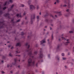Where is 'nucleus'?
Returning <instances> with one entry per match:
<instances>
[{
    "label": "nucleus",
    "instance_id": "nucleus-1",
    "mask_svg": "<svg viewBox=\"0 0 74 74\" xmlns=\"http://www.w3.org/2000/svg\"><path fill=\"white\" fill-rule=\"evenodd\" d=\"M30 45H29L27 46V50L26 51L28 52V55L30 57H32L33 58H34V56H32L33 54L32 53V49H29V48Z\"/></svg>",
    "mask_w": 74,
    "mask_h": 74
},
{
    "label": "nucleus",
    "instance_id": "nucleus-2",
    "mask_svg": "<svg viewBox=\"0 0 74 74\" xmlns=\"http://www.w3.org/2000/svg\"><path fill=\"white\" fill-rule=\"evenodd\" d=\"M32 59L30 58L28 59V64L27 65L28 66H31L32 67H33L35 66L34 64L35 63V61H34L33 62H32Z\"/></svg>",
    "mask_w": 74,
    "mask_h": 74
},
{
    "label": "nucleus",
    "instance_id": "nucleus-3",
    "mask_svg": "<svg viewBox=\"0 0 74 74\" xmlns=\"http://www.w3.org/2000/svg\"><path fill=\"white\" fill-rule=\"evenodd\" d=\"M43 56V55L42 53V49H41L40 51V54H39V57L40 58H42Z\"/></svg>",
    "mask_w": 74,
    "mask_h": 74
},
{
    "label": "nucleus",
    "instance_id": "nucleus-4",
    "mask_svg": "<svg viewBox=\"0 0 74 74\" xmlns=\"http://www.w3.org/2000/svg\"><path fill=\"white\" fill-rule=\"evenodd\" d=\"M9 2L12 3L13 2L12 1V0H10L9 1H6V2H5V3L3 5L4 6H5L7 5H8V4L9 3Z\"/></svg>",
    "mask_w": 74,
    "mask_h": 74
},
{
    "label": "nucleus",
    "instance_id": "nucleus-5",
    "mask_svg": "<svg viewBox=\"0 0 74 74\" xmlns=\"http://www.w3.org/2000/svg\"><path fill=\"white\" fill-rule=\"evenodd\" d=\"M64 1V3L65 4L67 3L68 5V7L69 8L70 6V2L69 0H68V1L67 2L66 0H63Z\"/></svg>",
    "mask_w": 74,
    "mask_h": 74
},
{
    "label": "nucleus",
    "instance_id": "nucleus-6",
    "mask_svg": "<svg viewBox=\"0 0 74 74\" xmlns=\"http://www.w3.org/2000/svg\"><path fill=\"white\" fill-rule=\"evenodd\" d=\"M66 12H68V14H66L65 15V17H67L69 16V15H70L71 14V13L70 12V10H69V9H68L66 10Z\"/></svg>",
    "mask_w": 74,
    "mask_h": 74
},
{
    "label": "nucleus",
    "instance_id": "nucleus-7",
    "mask_svg": "<svg viewBox=\"0 0 74 74\" xmlns=\"http://www.w3.org/2000/svg\"><path fill=\"white\" fill-rule=\"evenodd\" d=\"M35 18V15H33L31 16V24H32L33 23V19H34Z\"/></svg>",
    "mask_w": 74,
    "mask_h": 74
},
{
    "label": "nucleus",
    "instance_id": "nucleus-8",
    "mask_svg": "<svg viewBox=\"0 0 74 74\" xmlns=\"http://www.w3.org/2000/svg\"><path fill=\"white\" fill-rule=\"evenodd\" d=\"M30 7V10H33L35 9V7L33 6L32 5H30L29 6Z\"/></svg>",
    "mask_w": 74,
    "mask_h": 74
},
{
    "label": "nucleus",
    "instance_id": "nucleus-9",
    "mask_svg": "<svg viewBox=\"0 0 74 74\" xmlns=\"http://www.w3.org/2000/svg\"><path fill=\"white\" fill-rule=\"evenodd\" d=\"M14 6V5L13 4L12 5L10 8L8 9V10L9 11H11L12 9V8Z\"/></svg>",
    "mask_w": 74,
    "mask_h": 74
},
{
    "label": "nucleus",
    "instance_id": "nucleus-10",
    "mask_svg": "<svg viewBox=\"0 0 74 74\" xmlns=\"http://www.w3.org/2000/svg\"><path fill=\"white\" fill-rule=\"evenodd\" d=\"M66 41H67V42L65 43L64 44L66 45H68V44L70 42H69V39H67L66 40Z\"/></svg>",
    "mask_w": 74,
    "mask_h": 74
},
{
    "label": "nucleus",
    "instance_id": "nucleus-11",
    "mask_svg": "<svg viewBox=\"0 0 74 74\" xmlns=\"http://www.w3.org/2000/svg\"><path fill=\"white\" fill-rule=\"evenodd\" d=\"M55 13H58L59 16H60L62 15V14L60 13H61V12H55Z\"/></svg>",
    "mask_w": 74,
    "mask_h": 74
},
{
    "label": "nucleus",
    "instance_id": "nucleus-12",
    "mask_svg": "<svg viewBox=\"0 0 74 74\" xmlns=\"http://www.w3.org/2000/svg\"><path fill=\"white\" fill-rule=\"evenodd\" d=\"M45 39H44L40 42L41 43V44H42L43 43L45 42H46L45 41Z\"/></svg>",
    "mask_w": 74,
    "mask_h": 74
},
{
    "label": "nucleus",
    "instance_id": "nucleus-13",
    "mask_svg": "<svg viewBox=\"0 0 74 74\" xmlns=\"http://www.w3.org/2000/svg\"><path fill=\"white\" fill-rule=\"evenodd\" d=\"M21 46V45L20 43H17V44L16 45V47H17V46L20 47Z\"/></svg>",
    "mask_w": 74,
    "mask_h": 74
},
{
    "label": "nucleus",
    "instance_id": "nucleus-14",
    "mask_svg": "<svg viewBox=\"0 0 74 74\" xmlns=\"http://www.w3.org/2000/svg\"><path fill=\"white\" fill-rule=\"evenodd\" d=\"M60 47V45H58L57 46V47L56 48L57 50H59Z\"/></svg>",
    "mask_w": 74,
    "mask_h": 74
},
{
    "label": "nucleus",
    "instance_id": "nucleus-15",
    "mask_svg": "<svg viewBox=\"0 0 74 74\" xmlns=\"http://www.w3.org/2000/svg\"><path fill=\"white\" fill-rule=\"evenodd\" d=\"M9 15H10V14L8 13L7 14L6 13V14L5 15V16L9 17Z\"/></svg>",
    "mask_w": 74,
    "mask_h": 74
},
{
    "label": "nucleus",
    "instance_id": "nucleus-16",
    "mask_svg": "<svg viewBox=\"0 0 74 74\" xmlns=\"http://www.w3.org/2000/svg\"><path fill=\"white\" fill-rule=\"evenodd\" d=\"M31 1L29 0L28 2V5H29L30 4H31Z\"/></svg>",
    "mask_w": 74,
    "mask_h": 74
},
{
    "label": "nucleus",
    "instance_id": "nucleus-17",
    "mask_svg": "<svg viewBox=\"0 0 74 74\" xmlns=\"http://www.w3.org/2000/svg\"><path fill=\"white\" fill-rule=\"evenodd\" d=\"M12 64H10V65H9V64H8V65H7V67H12Z\"/></svg>",
    "mask_w": 74,
    "mask_h": 74
},
{
    "label": "nucleus",
    "instance_id": "nucleus-18",
    "mask_svg": "<svg viewBox=\"0 0 74 74\" xmlns=\"http://www.w3.org/2000/svg\"><path fill=\"white\" fill-rule=\"evenodd\" d=\"M3 13V12L2 11H0V16Z\"/></svg>",
    "mask_w": 74,
    "mask_h": 74
},
{
    "label": "nucleus",
    "instance_id": "nucleus-19",
    "mask_svg": "<svg viewBox=\"0 0 74 74\" xmlns=\"http://www.w3.org/2000/svg\"><path fill=\"white\" fill-rule=\"evenodd\" d=\"M14 19L12 20L11 21V22L12 23H15V22H14Z\"/></svg>",
    "mask_w": 74,
    "mask_h": 74
},
{
    "label": "nucleus",
    "instance_id": "nucleus-20",
    "mask_svg": "<svg viewBox=\"0 0 74 74\" xmlns=\"http://www.w3.org/2000/svg\"><path fill=\"white\" fill-rule=\"evenodd\" d=\"M28 74H34V72L33 71H32L30 73H28Z\"/></svg>",
    "mask_w": 74,
    "mask_h": 74
},
{
    "label": "nucleus",
    "instance_id": "nucleus-21",
    "mask_svg": "<svg viewBox=\"0 0 74 74\" xmlns=\"http://www.w3.org/2000/svg\"><path fill=\"white\" fill-rule=\"evenodd\" d=\"M48 15H49L48 13H47L46 14L45 16H44V17H46V16H47Z\"/></svg>",
    "mask_w": 74,
    "mask_h": 74
},
{
    "label": "nucleus",
    "instance_id": "nucleus-22",
    "mask_svg": "<svg viewBox=\"0 0 74 74\" xmlns=\"http://www.w3.org/2000/svg\"><path fill=\"white\" fill-rule=\"evenodd\" d=\"M37 51H35L34 52V54L35 55H36V54H37Z\"/></svg>",
    "mask_w": 74,
    "mask_h": 74
},
{
    "label": "nucleus",
    "instance_id": "nucleus-23",
    "mask_svg": "<svg viewBox=\"0 0 74 74\" xmlns=\"http://www.w3.org/2000/svg\"><path fill=\"white\" fill-rule=\"evenodd\" d=\"M39 16H37V21H39V20H39Z\"/></svg>",
    "mask_w": 74,
    "mask_h": 74
},
{
    "label": "nucleus",
    "instance_id": "nucleus-24",
    "mask_svg": "<svg viewBox=\"0 0 74 74\" xmlns=\"http://www.w3.org/2000/svg\"><path fill=\"white\" fill-rule=\"evenodd\" d=\"M53 39V34H52L51 40H52Z\"/></svg>",
    "mask_w": 74,
    "mask_h": 74
},
{
    "label": "nucleus",
    "instance_id": "nucleus-25",
    "mask_svg": "<svg viewBox=\"0 0 74 74\" xmlns=\"http://www.w3.org/2000/svg\"><path fill=\"white\" fill-rule=\"evenodd\" d=\"M14 61H15V63H16V62L17 60V59L16 58L14 59Z\"/></svg>",
    "mask_w": 74,
    "mask_h": 74
},
{
    "label": "nucleus",
    "instance_id": "nucleus-26",
    "mask_svg": "<svg viewBox=\"0 0 74 74\" xmlns=\"http://www.w3.org/2000/svg\"><path fill=\"white\" fill-rule=\"evenodd\" d=\"M45 21L46 22H47L48 23V22H49V20H48L47 19H45Z\"/></svg>",
    "mask_w": 74,
    "mask_h": 74
},
{
    "label": "nucleus",
    "instance_id": "nucleus-27",
    "mask_svg": "<svg viewBox=\"0 0 74 74\" xmlns=\"http://www.w3.org/2000/svg\"><path fill=\"white\" fill-rule=\"evenodd\" d=\"M62 39L63 40H66V39H65L64 37H62Z\"/></svg>",
    "mask_w": 74,
    "mask_h": 74
},
{
    "label": "nucleus",
    "instance_id": "nucleus-28",
    "mask_svg": "<svg viewBox=\"0 0 74 74\" xmlns=\"http://www.w3.org/2000/svg\"><path fill=\"white\" fill-rule=\"evenodd\" d=\"M56 2L57 3H59L60 2V1H59L58 0H57Z\"/></svg>",
    "mask_w": 74,
    "mask_h": 74
},
{
    "label": "nucleus",
    "instance_id": "nucleus-29",
    "mask_svg": "<svg viewBox=\"0 0 74 74\" xmlns=\"http://www.w3.org/2000/svg\"><path fill=\"white\" fill-rule=\"evenodd\" d=\"M6 8V7H4L3 8V10H5Z\"/></svg>",
    "mask_w": 74,
    "mask_h": 74
},
{
    "label": "nucleus",
    "instance_id": "nucleus-30",
    "mask_svg": "<svg viewBox=\"0 0 74 74\" xmlns=\"http://www.w3.org/2000/svg\"><path fill=\"white\" fill-rule=\"evenodd\" d=\"M20 21V19H18L17 21L16 22V23L17 22H19Z\"/></svg>",
    "mask_w": 74,
    "mask_h": 74
},
{
    "label": "nucleus",
    "instance_id": "nucleus-31",
    "mask_svg": "<svg viewBox=\"0 0 74 74\" xmlns=\"http://www.w3.org/2000/svg\"><path fill=\"white\" fill-rule=\"evenodd\" d=\"M24 5L23 4H21L20 6L21 7H24Z\"/></svg>",
    "mask_w": 74,
    "mask_h": 74
},
{
    "label": "nucleus",
    "instance_id": "nucleus-32",
    "mask_svg": "<svg viewBox=\"0 0 74 74\" xmlns=\"http://www.w3.org/2000/svg\"><path fill=\"white\" fill-rule=\"evenodd\" d=\"M50 16H51V17H52L53 18L55 19V18H54V17L53 16L52 14H51V15H50Z\"/></svg>",
    "mask_w": 74,
    "mask_h": 74
},
{
    "label": "nucleus",
    "instance_id": "nucleus-33",
    "mask_svg": "<svg viewBox=\"0 0 74 74\" xmlns=\"http://www.w3.org/2000/svg\"><path fill=\"white\" fill-rule=\"evenodd\" d=\"M62 59L63 60H65L66 59V58H63Z\"/></svg>",
    "mask_w": 74,
    "mask_h": 74
},
{
    "label": "nucleus",
    "instance_id": "nucleus-34",
    "mask_svg": "<svg viewBox=\"0 0 74 74\" xmlns=\"http://www.w3.org/2000/svg\"><path fill=\"white\" fill-rule=\"evenodd\" d=\"M49 22H50V23H52L53 22V20H51Z\"/></svg>",
    "mask_w": 74,
    "mask_h": 74
},
{
    "label": "nucleus",
    "instance_id": "nucleus-35",
    "mask_svg": "<svg viewBox=\"0 0 74 74\" xmlns=\"http://www.w3.org/2000/svg\"><path fill=\"white\" fill-rule=\"evenodd\" d=\"M24 34V33H23V32H21V35H23Z\"/></svg>",
    "mask_w": 74,
    "mask_h": 74
},
{
    "label": "nucleus",
    "instance_id": "nucleus-36",
    "mask_svg": "<svg viewBox=\"0 0 74 74\" xmlns=\"http://www.w3.org/2000/svg\"><path fill=\"white\" fill-rule=\"evenodd\" d=\"M69 33H73V31H69Z\"/></svg>",
    "mask_w": 74,
    "mask_h": 74
},
{
    "label": "nucleus",
    "instance_id": "nucleus-37",
    "mask_svg": "<svg viewBox=\"0 0 74 74\" xmlns=\"http://www.w3.org/2000/svg\"><path fill=\"white\" fill-rule=\"evenodd\" d=\"M62 56H64V53H62Z\"/></svg>",
    "mask_w": 74,
    "mask_h": 74
},
{
    "label": "nucleus",
    "instance_id": "nucleus-38",
    "mask_svg": "<svg viewBox=\"0 0 74 74\" xmlns=\"http://www.w3.org/2000/svg\"><path fill=\"white\" fill-rule=\"evenodd\" d=\"M38 62H37V63H36V67H38Z\"/></svg>",
    "mask_w": 74,
    "mask_h": 74
},
{
    "label": "nucleus",
    "instance_id": "nucleus-39",
    "mask_svg": "<svg viewBox=\"0 0 74 74\" xmlns=\"http://www.w3.org/2000/svg\"><path fill=\"white\" fill-rule=\"evenodd\" d=\"M66 6L67 5H63V7H66Z\"/></svg>",
    "mask_w": 74,
    "mask_h": 74
},
{
    "label": "nucleus",
    "instance_id": "nucleus-40",
    "mask_svg": "<svg viewBox=\"0 0 74 74\" xmlns=\"http://www.w3.org/2000/svg\"><path fill=\"white\" fill-rule=\"evenodd\" d=\"M9 56L11 57L12 56V55L10 53L9 54Z\"/></svg>",
    "mask_w": 74,
    "mask_h": 74
},
{
    "label": "nucleus",
    "instance_id": "nucleus-41",
    "mask_svg": "<svg viewBox=\"0 0 74 74\" xmlns=\"http://www.w3.org/2000/svg\"><path fill=\"white\" fill-rule=\"evenodd\" d=\"M28 45V43H26L25 45L26 46H27V45Z\"/></svg>",
    "mask_w": 74,
    "mask_h": 74
},
{
    "label": "nucleus",
    "instance_id": "nucleus-42",
    "mask_svg": "<svg viewBox=\"0 0 74 74\" xmlns=\"http://www.w3.org/2000/svg\"><path fill=\"white\" fill-rule=\"evenodd\" d=\"M19 15V14H17L16 15V16L17 17H18Z\"/></svg>",
    "mask_w": 74,
    "mask_h": 74
},
{
    "label": "nucleus",
    "instance_id": "nucleus-43",
    "mask_svg": "<svg viewBox=\"0 0 74 74\" xmlns=\"http://www.w3.org/2000/svg\"><path fill=\"white\" fill-rule=\"evenodd\" d=\"M27 38H30V36H28V37H27Z\"/></svg>",
    "mask_w": 74,
    "mask_h": 74
},
{
    "label": "nucleus",
    "instance_id": "nucleus-44",
    "mask_svg": "<svg viewBox=\"0 0 74 74\" xmlns=\"http://www.w3.org/2000/svg\"><path fill=\"white\" fill-rule=\"evenodd\" d=\"M38 8H39V6H37V9H38Z\"/></svg>",
    "mask_w": 74,
    "mask_h": 74
},
{
    "label": "nucleus",
    "instance_id": "nucleus-45",
    "mask_svg": "<svg viewBox=\"0 0 74 74\" xmlns=\"http://www.w3.org/2000/svg\"><path fill=\"white\" fill-rule=\"evenodd\" d=\"M16 53H20V52H18L17 51H16Z\"/></svg>",
    "mask_w": 74,
    "mask_h": 74
},
{
    "label": "nucleus",
    "instance_id": "nucleus-46",
    "mask_svg": "<svg viewBox=\"0 0 74 74\" xmlns=\"http://www.w3.org/2000/svg\"><path fill=\"white\" fill-rule=\"evenodd\" d=\"M50 54H49L48 55V57L49 58H50Z\"/></svg>",
    "mask_w": 74,
    "mask_h": 74
},
{
    "label": "nucleus",
    "instance_id": "nucleus-47",
    "mask_svg": "<svg viewBox=\"0 0 74 74\" xmlns=\"http://www.w3.org/2000/svg\"><path fill=\"white\" fill-rule=\"evenodd\" d=\"M25 14H26V13H25V12H24V14H23V15H25Z\"/></svg>",
    "mask_w": 74,
    "mask_h": 74
},
{
    "label": "nucleus",
    "instance_id": "nucleus-48",
    "mask_svg": "<svg viewBox=\"0 0 74 74\" xmlns=\"http://www.w3.org/2000/svg\"><path fill=\"white\" fill-rule=\"evenodd\" d=\"M57 59H58V60H59V58H58V57H57Z\"/></svg>",
    "mask_w": 74,
    "mask_h": 74
},
{
    "label": "nucleus",
    "instance_id": "nucleus-49",
    "mask_svg": "<svg viewBox=\"0 0 74 74\" xmlns=\"http://www.w3.org/2000/svg\"><path fill=\"white\" fill-rule=\"evenodd\" d=\"M43 60H41L40 61V62H43Z\"/></svg>",
    "mask_w": 74,
    "mask_h": 74
},
{
    "label": "nucleus",
    "instance_id": "nucleus-50",
    "mask_svg": "<svg viewBox=\"0 0 74 74\" xmlns=\"http://www.w3.org/2000/svg\"><path fill=\"white\" fill-rule=\"evenodd\" d=\"M55 17H56V18H57V15H55Z\"/></svg>",
    "mask_w": 74,
    "mask_h": 74
},
{
    "label": "nucleus",
    "instance_id": "nucleus-51",
    "mask_svg": "<svg viewBox=\"0 0 74 74\" xmlns=\"http://www.w3.org/2000/svg\"><path fill=\"white\" fill-rule=\"evenodd\" d=\"M37 71H38V70H35V72H37Z\"/></svg>",
    "mask_w": 74,
    "mask_h": 74
},
{
    "label": "nucleus",
    "instance_id": "nucleus-52",
    "mask_svg": "<svg viewBox=\"0 0 74 74\" xmlns=\"http://www.w3.org/2000/svg\"><path fill=\"white\" fill-rule=\"evenodd\" d=\"M2 73H4V72L3 71H2Z\"/></svg>",
    "mask_w": 74,
    "mask_h": 74
},
{
    "label": "nucleus",
    "instance_id": "nucleus-53",
    "mask_svg": "<svg viewBox=\"0 0 74 74\" xmlns=\"http://www.w3.org/2000/svg\"><path fill=\"white\" fill-rule=\"evenodd\" d=\"M10 73H13V72H12V71H10Z\"/></svg>",
    "mask_w": 74,
    "mask_h": 74
},
{
    "label": "nucleus",
    "instance_id": "nucleus-54",
    "mask_svg": "<svg viewBox=\"0 0 74 74\" xmlns=\"http://www.w3.org/2000/svg\"><path fill=\"white\" fill-rule=\"evenodd\" d=\"M5 58V57H4V56H3V58H2L4 59V58Z\"/></svg>",
    "mask_w": 74,
    "mask_h": 74
},
{
    "label": "nucleus",
    "instance_id": "nucleus-55",
    "mask_svg": "<svg viewBox=\"0 0 74 74\" xmlns=\"http://www.w3.org/2000/svg\"><path fill=\"white\" fill-rule=\"evenodd\" d=\"M13 47H12L11 48V49H13Z\"/></svg>",
    "mask_w": 74,
    "mask_h": 74
},
{
    "label": "nucleus",
    "instance_id": "nucleus-56",
    "mask_svg": "<svg viewBox=\"0 0 74 74\" xmlns=\"http://www.w3.org/2000/svg\"><path fill=\"white\" fill-rule=\"evenodd\" d=\"M8 47L9 48H10V45H8Z\"/></svg>",
    "mask_w": 74,
    "mask_h": 74
},
{
    "label": "nucleus",
    "instance_id": "nucleus-57",
    "mask_svg": "<svg viewBox=\"0 0 74 74\" xmlns=\"http://www.w3.org/2000/svg\"><path fill=\"white\" fill-rule=\"evenodd\" d=\"M16 56H20V55H16Z\"/></svg>",
    "mask_w": 74,
    "mask_h": 74
},
{
    "label": "nucleus",
    "instance_id": "nucleus-58",
    "mask_svg": "<svg viewBox=\"0 0 74 74\" xmlns=\"http://www.w3.org/2000/svg\"><path fill=\"white\" fill-rule=\"evenodd\" d=\"M65 68H67V66H65Z\"/></svg>",
    "mask_w": 74,
    "mask_h": 74
},
{
    "label": "nucleus",
    "instance_id": "nucleus-59",
    "mask_svg": "<svg viewBox=\"0 0 74 74\" xmlns=\"http://www.w3.org/2000/svg\"><path fill=\"white\" fill-rule=\"evenodd\" d=\"M73 23L74 22V19H73Z\"/></svg>",
    "mask_w": 74,
    "mask_h": 74
},
{
    "label": "nucleus",
    "instance_id": "nucleus-60",
    "mask_svg": "<svg viewBox=\"0 0 74 74\" xmlns=\"http://www.w3.org/2000/svg\"><path fill=\"white\" fill-rule=\"evenodd\" d=\"M39 14L40 15H41V12H40Z\"/></svg>",
    "mask_w": 74,
    "mask_h": 74
},
{
    "label": "nucleus",
    "instance_id": "nucleus-61",
    "mask_svg": "<svg viewBox=\"0 0 74 74\" xmlns=\"http://www.w3.org/2000/svg\"><path fill=\"white\" fill-rule=\"evenodd\" d=\"M56 2H55L54 3V4H56Z\"/></svg>",
    "mask_w": 74,
    "mask_h": 74
},
{
    "label": "nucleus",
    "instance_id": "nucleus-62",
    "mask_svg": "<svg viewBox=\"0 0 74 74\" xmlns=\"http://www.w3.org/2000/svg\"><path fill=\"white\" fill-rule=\"evenodd\" d=\"M50 30L52 29V28L51 27H50Z\"/></svg>",
    "mask_w": 74,
    "mask_h": 74
},
{
    "label": "nucleus",
    "instance_id": "nucleus-63",
    "mask_svg": "<svg viewBox=\"0 0 74 74\" xmlns=\"http://www.w3.org/2000/svg\"><path fill=\"white\" fill-rule=\"evenodd\" d=\"M38 45H36V47H38Z\"/></svg>",
    "mask_w": 74,
    "mask_h": 74
},
{
    "label": "nucleus",
    "instance_id": "nucleus-64",
    "mask_svg": "<svg viewBox=\"0 0 74 74\" xmlns=\"http://www.w3.org/2000/svg\"><path fill=\"white\" fill-rule=\"evenodd\" d=\"M2 63L3 62V60L2 61Z\"/></svg>",
    "mask_w": 74,
    "mask_h": 74
}]
</instances>
